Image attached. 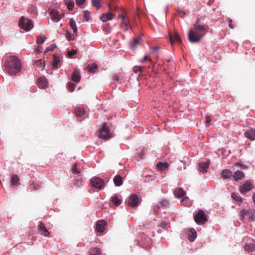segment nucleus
Returning a JSON list of instances; mask_svg holds the SVG:
<instances>
[{
    "label": "nucleus",
    "instance_id": "ea45409f",
    "mask_svg": "<svg viewBox=\"0 0 255 255\" xmlns=\"http://www.w3.org/2000/svg\"><path fill=\"white\" fill-rule=\"evenodd\" d=\"M100 254L99 249L93 248L90 250V255H99Z\"/></svg>",
    "mask_w": 255,
    "mask_h": 255
},
{
    "label": "nucleus",
    "instance_id": "9d476101",
    "mask_svg": "<svg viewBox=\"0 0 255 255\" xmlns=\"http://www.w3.org/2000/svg\"><path fill=\"white\" fill-rule=\"evenodd\" d=\"M127 202L128 204L132 207H136L139 204V198L135 194H132L130 196Z\"/></svg>",
    "mask_w": 255,
    "mask_h": 255
},
{
    "label": "nucleus",
    "instance_id": "6ab92c4d",
    "mask_svg": "<svg viewBox=\"0 0 255 255\" xmlns=\"http://www.w3.org/2000/svg\"><path fill=\"white\" fill-rule=\"evenodd\" d=\"M185 193V192L181 188H176L174 191L175 196L179 198L183 197Z\"/></svg>",
    "mask_w": 255,
    "mask_h": 255
},
{
    "label": "nucleus",
    "instance_id": "0eeeda50",
    "mask_svg": "<svg viewBox=\"0 0 255 255\" xmlns=\"http://www.w3.org/2000/svg\"><path fill=\"white\" fill-rule=\"evenodd\" d=\"M91 183L93 187L99 190L103 189L105 186V182L99 177H93L91 179Z\"/></svg>",
    "mask_w": 255,
    "mask_h": 255
},
{
    "label": "nucleus",
    "instance_id": "cd10ccee",
    "mask_svg": "<svg viewBox=\"0 0 255 255\" xmlns=\"http://www.w3.org/2000/svg\"><path fill=\"white\" fill-rule=\"evenodd\" d=\"M60 61L59 57L54 55L53 56V62L52 64L54 69H58L60 66V65H59Z\"/></svg>",
    "mask_w": 255,
    "mask_h": 255
},
{
    "label": "nucleus",
    "instance_id": "473e14b6",
    "mask_svg": "<svg viewBox=\"0 0 255 255\" xmlns=\"http://www.w3.org/2000/svg\"><path fill=\"white\" fill-rule=\"evenodd\" d=\"M19 181V178L17 175L14 174L12 176L11 179V184L13 186L17 185L18 184V182Z\"/></svg>",
    "mask_w": 255,
    "mask_h": 255
},
{
    "label": "nucleus",
    "instance_id": "864d4df0",
    "mask_svg": "<svg viewBox=\"0 0 255 255\" xmlns=\"http://www.w3.org/2000/svg\"><path fill=\"white\" fill-rule=\"evenodd\" d=\"M75 1L77 5L81 6L85 3L86 0H75Z\"/></svg>",
    "mask_w": 255,
    "mask_h": 255
},
{
    "label": "nucleus",
    "instance_id": "6e6d98bb",
    "mask_svg": "<svg viewBox=\"0 0 255 255\" xmlns=\"http://www.w3.org/2000/svg\"><path fill=\"white\" fill-rule=\"evenodd\" d=\"M167 226H168L167 222H161L158 226L160 227L163 229H166Z\"/></svg>",
    "mask_w": 255,
    "mask_h": 255
},
{
    "label": "nucleus",
    "instance_id": "4468645a",
    "mask_svg": "<svg viewBox=\"0 0 255 255\" xmlns=\"http://www.w3.org/2000/svg\"><path fill=\"white\" fill-rule=\"evenodd\" d=\"M37 86L41 89H45L47 87L48 82L45 77H40L37 82Z\"/></svg>",
    "mask_w": 255,
    "mask_h": 255
},
{
    "label": "nucleus",
    "instance_id": "09e8293b",
    "mask_svg": "<svg viewBox=\"0 0 255 255\" xmlns=\"http://www.w3.org/2000/svg\"><path fill=\"white\" fill-rule=\"evenodd\" d=\"M77 53V51L74 49H72L71 50L69 51L67 53V55L69 57H71L73 55H75Z\"/></svg>",
    "mask_w": 255,
    "mask_h": 255
},
{
    "label": "nucleus",
    "instance_id": "f03ea898",
    "mask_svg": "<svg viewBox=\"0 0 255 255\" xmlns=\"http://www.w3.org/2000/svg\"><path fill=\"white\" fill-rule=\"evenodd\" d=\"M5 70L10 75H15L21 70V63L17 57L10 56L5 62Z\"/></svg>",
    "mask_w": 255,
    "mask_h": 255
},
{
    "label": "nucleus",
    "instance_id": "2f4dec72",
    "mask_svg": "<svg viewBox=\"0 0 255 255\" xmlns=\"http://www.w3.org/2000/svg\"><path fill=\"white\" fill-rule=\"evenodd\" d=\"M65 3L67 5V8L71 10H72L74 5V2L72 0H64Z\"/></svg>",
    "mask_w": 255,
    "mask_h": 255
},
{
    "label": "nucleus",
    "instance_id": "bb28decb",
    "mask_svg": "<svg viewBox=\"0 0 255 255\" xmlns=\"http://www.w3.org/2000/svg\"><path fill=\"white\" fill-rule=\"evenodd\" d=\"M156 167L159 170H165L168 168V164L167 162H159L157 164Z\"/></svg>",
    "mask_w": 255,
    "mask_h": 255
},
{
    "label": "nucleus",
    "instance_id": "79ce46f5",
    "mask_svg": "<svg viewBox=\"0 0 255 255\" xmlns=\"http://www.w3.org/2000/svg\"><path fill=\"white\" fill-rule=\"evenodd\" d=\"M46 39V37L44 35L38 36L37 39L36 40V42L38 44H42L44 42Z\"/></svg>",
    "mask_w": 255,
    "mask_h": 255
},
{
    "label": "nucleus",
    "instance_id": "5701e85b",
    "mask_svg": "<svg viewBox=\"0 0 255 255\" xmlns=\"http://www.w3.org/2000/svg\"><path fill=\"white\" fill-rule=\"evenodd\" d=\"M113 181L116 186H120L123 183V178L119 175H117L115 176Z\"/></svg>",
    "mask_w": 255,
    "mask_h": 255
},
{
    "label": "nucleus",
    "instance_id": "f257e3e1",
    "mask_svg": "<svg viewBox=\"0 0 255 255\" xmlns=\"http://www.w3.org/2000/svg\"><path fill=\"white\" fill-rule=\"evenodd\" d=\"M200 21V19L198 17L196 22L193 24V28L189 30L188 39L192 43L199 42L209 29L207 24H201Z\"/></svg>",
    "mask_w": 255,
    "mask_h": 255
},
{
    "label": "nucleus",
    "instance_id": "37998d69",
    "mask_svg": "<svg viewBox=\"0 0 255 255\" xmlns=\"http://www.w3.org/2000/svg\"><path fill=\"white\" fill-rule=\"evenodd\" d=\"M143 69V67L140 66H135L133 68V71L135 73H137L138 72L141 73L142 71V69Z\"/></svg>",
    "mask_w": 255,
    "mask_h": 255
},
{
    "label": "nucleus",
    "instance_id": "49530a36",
    "mask_svg": "<svg viewBox=\"0 0 255 255\" xmlns=\"http://www.w3.org/2000/svg\"><path fill=\"white\" fill-rule=\"evenodd\" d=\"M67 87L69 91L71 92H73L75 90V85L70 82L68 83Z\"/></svg>",
    "mask_w": 255,
    "mask_h": 255
},
{
    "label": "nucleus",
    "instance_id": "58836bf2",
    "mask_svg": "<svg viewBox=\"0 0 255 255\" xmlns=\"http://www.w3.org/2000/svg\"><path fill=\"white\" fill-rule=\"evenodd\" d=\"M139 43V39H137V38L133 39L132 42L130 45L131 49H132V50H134L136 48V46Z\"/></svg>",
    "mask_w": 255,
    "mask_h": 255
},
{
    "label": "nucleus",
    "instance_id": "a19ab883",
    "mask_svg": "<svg viewBox=\"0 0 255 255\" xmlns=\"http://www.w3.org/2000/svg\"><path fill=\"white\" fill-rule=\"evenodd\" d=\"M231 196H232V198L235 199L236 201L239 202L240 203L242 202V198L240 196H239L238 194H237L235 193H233L231 195Z\"/></svg>",
    "mask_w": 255,
    "mask_h": 255
},
{
    "label": "nucleus",
    "instance_id": "13d9d810",
    "mask_svg": "<svg viewBox=\"0 0 255 255\" xmlns=\"http://www.w3.org/2000/svg\"><path fill=\"white\" fill-rule=\"evenodd\" d=\"M211 117L210 116L206 117V123L207 124H209V123H211Z\"/></svg>",
    "mask_w": 255,
    "mask_h": 255
},
{
    "label": "nucleus",
    "instance_id": "052dcab7",
    "mask_svg": "<svg viewBox=\"0 0 255 255\" xmlns=\"http://www.w3.org/2000/svg\"><path fill=\"white\" fill-rule=\"evenodd\" d=\"M156 59H158V56H157L156 57Z\"/></svg>",
    "mask_w": 255,
    "mask_h": 255
},
{
    "label": "nucleus",
    "instance_id": "2eb2a0df",
    "mask_svg": "<svg viewBox=\"0 0 255 255\" xmlns=\"http://www.w3.org/2000/svg\"><path fill=\"white\" fill-rule=\"evenodd\" d=\"M114 15L111 12H108L106 13L102 14L100 17V20L103 22H107L112 20L114 17Z\"/></svg>",
    "mask_w": 255,
    "mask_h": 255
},
{
    "label": "nucleus",
    "instance_id": "c756f323",
    "mask_svg": "<svg viewBox=\"0 0 255 255\" xmlns=\"http://www.w3.org/2000/svg\"><path fill=\"white\" fill-rule=\"evenodd\" d=\"M69 24L71 28L73 29V32L76 34L78 31L77 27L76 24V22L73 18H71L70 19Z\"/></svg>",
    "mask_w": 255,
    "mask_h": 255
},
{
    "label": "nucleus",
    "instance_id": "6e6552de",
    "mask_svg": "<svg viewBox=\"0 0 255 255\" xmlns=\"http://www.w3.org/2000/svg\"><path fill=\"white\" fill-rule=\"evenodd\" d=\"M99 137L102 139H109L111 137V134L107 125L104 124L100 131Z\"/></svg>",
    "mask_w": 255,
    "mask_h": 255
},
{
    "label": "nucleus",
    "instance_id": "f704fd0d",
    "mask_svg": "<svg viewBox=\"0 0 255 255\" xmlns=\"http://www.w3.org/2000/svg\"><path fill=\"white\" fill-rule=\"evenodd\" d=\"M97 65L95 64H89L87 66V70L92 73H94L95 72V70L97 69Z\"/></svg>",
    "mask_w": 255,
    "mask_h": 255
},
{
    "label": "nucleus",
    "instance_id": "393cba45",
    "mask_svg": "<svg viewBox=\"0 0 255 255\" xmlns=\"http://www.w3.org/2000/svg\"><path fill=\"white\" fill-rule=\"evenodd\" d=\"M221 175L224 179H228L232 177V172L229 169H224L222 171Z\"/></svg>",
    "mask_w": 255,
    "mask_h": 255
},
{
    "label": "nucleus",
    "instance_id": "1a4fd4ad",
    "mask_svg": "<svg viewBox=\"0 0 255 255\" xmlns=\"http://www.w3.org/2000/svg\"><path fill=\"white\" fill-rule=\"evenodd\" d=\"M240 219L241 220H243L245 218V216L248 217L249 218L251 219L252 221L255 219V213L253 210H242L240 212Z\"/></svg>",
    "mask_w": 255,
    "mask_h": 255
},
{
    "label": "nucleus",
    "instance_id": "7ed1b4c3",
    "mask_svg": "<svg viewBox=\"0 0 255 255\" xmlns=\"http://www.w3.org/2000/svg\"><path fill=\"white\" fill-rule=\"evenodd\" d=\"M121 13L119 14L118 17L121 19L120 22L121 28L125 31H128V29H131V27L129 24V21L126 13L121 11Z\"/></svg>",
    "mask_w": 255,
    "mask_h": 255
},
{
    "label": "nucleus",
    "instance_id": "9b49d317",
    "mask_svg": "<svg viewBox=\"0 0 255 255\" xmlns=\"http://www.w3.org/2000/svg\"><path fill=\"white\" fill-rule=\"evenodd\" d=\"M169 38L172 45L175 43H180L181 42V39L178 33L176 32H174V34L170 33Z\"/></svg>",
    "mask_w": 255,
    "mask_h": 255
},
{
    "label": "nucleus",
    "instance_id": "7c9ffc66",
    "mask_svg": "<svg viewBox=\"0 0 255 255\" xmlns=\"http://www.w3.org/2000/svg\"><path fill=\"white\" fill-rule=\"evenodd\" d=\"M111 201L117 206H119L122 203V200L117 195L113 196Z\"/></svg>",
    "mask_w": 255,
    "mask_h": 255
},
{
    "label": "nucleus",
    "instance_id": "8fccbe9b",
    "mask_svg": "<svg viewBox=\"0 0 255 255\" xmlns=\"http://www.w3.org/2000/svg\"><path fill=\"white\" fill-rule=\"evenodd\" d=\"M65 36L68 40H71L74 39L73 36H72L71 33H70L69 31L66 32Z\"/></svg>",
    "mask_w": 255,
    "mask_h": 255
},
{
    "label": "nucleus",
    "instance_id": "c85d7f7f",
    "mask_svg": "<svg viewBox=\"0 0 255 255\" xmlns=\"http://www.w3.org/2000/svg\"><path fill=\"white\" fill-rule=\"evenodd\" d=\"M75 113L78 117H82L85 114V111L83 108H78L75 110Z\"/></svg>",
    "mask_w": 255,
    "mask_h": 255
},
{
    "label": "nucleus",
    "instance_id": "4d7b16f0",
    "mask_svg": "<svg viewBox=\"0 0 255 255\" xmlns=\"http://www.w3.org/2000/svg\"><path fill=\"white\" fill-rule=\"evenodd\" d=\"M55 47V45H51L49 47H47L45 51V52H48L49 51H52L54 49Z\"/></svg>",
    "mask_w": 255,
    "mask_h": 255
},
{
    "label": "nucleus",
    "instance_id": "423d86ee",
    "mask_svg": "<svg viewBox=\"0 0 255 255\" xmlns=\"http://www.w3.org/2000/svg\"><path fill=\"white\" fill-rule=\"evenodd\" d=\"M194 220L199 225L204 224L207 221V218L204 211L199 210L194 216Z\"/></svg>",
    "mask_w": 255,
    "mask_h": 255
},
{
    "label": "nucleus",
    "instance_id": "20e7f679",
    "mask_svg": "<svg viewBox=\"0 0 255 255\" xmlns=\"http://www.w3.org/2000/svg\"><path fill=\"white\" fill-rule=\"evenodd\" d=\"M19 26L25 31H27L33 28V24L31 20L22 16L19 20Z\"/></svg>",
    "mask_w": 255,
    "mask_h": 255
},
{
    "label": "nucleus",
    "instance_id": "e433bc0d",
    "mask_svg": "<svg viewBox=\"0 0 255 255\" xmlns=\"http://www.w3.org/2000/svg\"><path fill=\"white\" fill-rule=\"evenodd\" d=\"M81 168L78 164L75 163L72 168V172L75 174L79 173L81 172Z\"/></svg>",
    "mask_w": 255,
    "mask_h": 255
},
{
    "label": "nucleus",
    "instance_id": "b1692460",
    "mask_svg": "<svg viewBox=\"0 0 255 255\" xmlns=\"http://www.w3.org/2000/svg\"><path fill=\"white\" fill-rule=\"evenodd\" d=\"M244 176L245 174L242 171L238 170L234 173L233 177L236 181H238L242 179Z\"/></svg>",
    "mask_w": 255,
    "mask_h": 255
},
{
    "label": "nucleus",
    "instance_id": "f3484780",
    "mask_svg": "<svg viewBox=\"0 0 255 255\" xmlns=\"http://www.w3.org/2000/svg\"><path fill=\"white\" fill-rule=\"evenodd\" d=\"M38 228L41 235L45 237H47L49 235V232L46 229L44 224L42 222L39 223Z\"/></svg>",
    "mask_w": 255,
    "mask_h": 255
},
{
    "label": "nucleus",
    "instance_id": "c03bdc74",
    "mask_svg": "<svg viewBox=\"0 0 255 255\" xmlns=\"http://www.w3.org/2000/svg\"><path fill=\"white\" fill-rule=\"evenodd\" d=\"M84 18L86 21H88L90 19V13L88 10H85L84 11Z\"/></svg>",
    "mask_w": 255,
    "mask_h": 255
},
{
    "label": "nucleus",
    "instance_id": "aec40b11",
    "mask_svg": "<svg viewBox=\"0 0 255 255\" xmlns=\"http://www.w3.org/2000/svg\"><path fill=\"white\" fill-rule=\"evenodd\" d=\"M209 164L207 162L200 163L199 164V169L200 171L202 172H207V170L209 167Z\"/></svg>",
    "mask_w": 255,
    "mask_h": 255
},
{
    "label": "nucleus",
    "instance_id": "de8ad7c7",
    "mask_svg": "<svg viewBox=\"0 0 255 255\" xmlns=\"http://www.w3.org/2000/svg\"><path fill=\"white\" fill-rule=\"evenodd\" d=\"M177 10L180 14L181 17L183 18L186 15L185 12L181 8L177 7Z\"/></svg>",
    "mask_w": 255,
    "mask_h": 255
},
{
    "label": "nucleus",
    "instance_id": "4c0bfd02",
    "mask_svg": "<svg viewBox=\"0 0 255 255\" xmlns=\"http://www.w3.org/2000/svg\"><path fill=\"white\" fill-rule=\"evenodd\" d=\"M92 5L99 9L101 7V0H91Z\"/></svg>",
    "mask_w": 255,
    "mask_h": 255
},
{
    "label": "nucleus",
    "instance_id": "72a5a7b5",
    "mask_svg": "<svg viewBox=\"0 0 255 255\" xmlns=\"http://www.w3.org/2000/svg\"><path fill=\"white\" fill-rule=\"evenodd\" d=\"M188 236L189 240L193 242L196 237V232L195 230H191L188 234Z\"/></svg>",
    "mask_w": 255,
    "mask_h": 255
},
{
    "label": "nucleus",
    "instance_id": "5fc2aeb1",
    "mask_svg": "<svg viewBox=\"0 0 255 255\" xmlns=\"http://www.w3.org/2000/svg\"><path fill=\"white\" fill-rule=\"evenodd\" d=\"M228 24H229V26L230 27V28L234 29L235 28V26L233 24V21H232V19H229L228 20Z\"/></svg>",
    "mask_w": 255,
    "mask_h": 255
},
{
    "label": "nucleus",
    "instance_id": "603ef678",
    "mask_svg": "<svg viewBox=\"0 0 255 255\" xmlns=\"http://www.w3.org/2000/svg\"><path fill=\"white\" fill-rule=\"evenodd\" d=\"M30 186H32L35 190H38L40 188V185L38 183H33Z\"/></svg>",
    "mask_w": 255,
    "mask_h": 255
},
{
    "label": "nucleus",
    "instance_id": "3c124183",
    "mask_svg": "<svg viewBox=\"0 0 255 255\" xmlns=\"http://www.w3.org/2000/svg\"><path fill=\"white\" fill-rule=\"evenodd\" d=\"M113 80L116 81H119L121 80V76L117 74H114L113 76Z\"/></svg>",
    "mask_w": 255,
    "mask_h": 255
},
{
    "label": "nucleus",
    "instance_id": "f8f14e48",
    "mask_svg": "<svg viewBox=\"0 0 255 255\" xmlns=\"http://www.w3.org/2000/svg\"><path fill=\"white\" fill-rule=\"evenodd\" d=\"M245 250L248 253H252L255 250V242L253 240H250L246 242L244 246Z\"/></svg>",
    "mask_w": 255,
    "mask_h": 255
},
{
    "label": "nucleus",
    "instance_id": "dca6fc26",
    "mask_svg": "<svg viewBox=\"0 0 255 255\" xmlns=\"http://www.w3.org/2000/svg\"><path fill=\"white\" fill-rule=\"evenodd\" d=\"M50 14L51 16L52 19L55 21H59L61 19L60 15L58 13L57 10L52 9L50 10Z\"/></svg>",
    "mask_w": 255,
    "mask_h": 255
},
{
    "label": "nucleus",
    "instance_id": "4be33fe9",
    "mask_svg": "<svg viewBox=\"0 0 255 255\" xmlns=\"http://www.w3.org/2000/svg\"><path fill=\"white\" fill-rule=\"evenodd\" d=\"M80 79L81 76L79 72L77 70H74L72 75V80L76 83H78L80 82Z\"/></svg>",
    "mask_w": 255,
    "mask_h": 255
},
{
    "label": "nucleus",
    "instance_id": "ddd939ff",
    "mask_svg": "<svg viewBox=\"0 0 255 255\" xmlns=\"http://www.w3.org/2000/svg\"><path fill=\"white\" fill-rule=\"evenodd\" d=\"M106 225L107 223L104 221H99L96 224V229L97 231L99 233L103 232L105 230Z\"/></svg>",
    "mask_w": 255,
    "mask_h": 255
},
{
    "label": "nucleus",
    "instance_id": "bf43d9fd",
    "mask_svg": "<svg viewBox=\"0 0 255 255\" xmlns=\"http://www.w3.org/2000/svg\"><path fill=\"white\" fill-rule=\"evenodd\" d=\"M159 48L160 47L159 46H155L152 47V49L154 51H156L157 50L159 49Z\"/></svg>",
    "mask_w": 255,
    "mask_h": 255
},
{
    "label": "nucleus",
    "instance_id": "39448f33",
    "mask_svg": "<svg viewBox=\"0 0 255 255\" xmlns=\"http://www.w3.org/2000/svg\"><path fill=\"white\" fill-rule=\"evenodd\" d=\"M254 188V185L251 180H246L241 185L239 186L240 192L243 194H245L248 192L252 190Z\"/></svg>",
    "mask_w": 255,
    "mask_h": 255
},
{
    "label": "nucleus",
    "instance_id": "a878e982",
    "mask_svg": "<svg viewBox=\"0 0 255 255\" xmlns=\"http://www.w3.org/2000/svg\"><path fill=\"white\" fill-rule=\"evenodd\" d=\"M169 205V202L168 200L163 199L159 203V205H157L156 207L154 208V211H155L156 209H158L160 208V206L162 208L167 207Z\"/></svg>",
    "mask_w": 255,
    "mask_h": 255
},
{
    "label": "nucleus",
    "instance_id": "c9c22d12",
    "mask_svg": "<svg viewBox=\"0 0 255 255\" xmlns=\"http://www.w3.org/2000/svg\"><path fill=\"white\" fill-rule=\"evenodd\" d=\"M181 204L184 206H189L191 205V201L188 197L183 198L181 201Z\"/></svg>",
    "mask_w": 255,
    "mask_h": 255
},
{
    "label": "nucleus",
    "instance_id": "a211bd4d",
    "mask_svg": "<svg viewBox=\"0 0 255 255\" xmlns=\"http://www.w3.org/2000/svg\"><path fill=\"white\" fill-rule=\"evenodd\" d=\"M244 135L247 138L252 140H254L255 139V130L254 129H251L246 131L244 133Z\"/></svg>",
    "mask_w": 255,
    "mask_h": 255
},
{
    "label": "nucleus",
    "instance_id": "a18cd8bd",
    "mask_svg": "<svg viewBox=\"0 0 255 255\" xmlns=\"http://www.w3.org/2000/svg\"><path fill=\"white\" fill-rule=\"evenodd\" d=\"M149 55H145L144 56V58L143 60H140V62L141 63H143L144 61H146V60H148L149 61V62H151V64L152 65L153 67L154 66V64L152 62L151 60L150 59H149Z\"/></svg>",
    "mask_w": 255,
    "mask_h": 255
},
{
    "label": "nucleus",
    "instance_id": "412c9836",
    "mask_svg": "<svg viewBox=\"0 0 255 255\" xmlns=\"http://www.w3.org/2000/svg\"><path fill=\"white\" fill-rule=\"evenodd\" d=\"M34 67L41 70L43 69L45 67V61L44 60L40 59L34 62Z\"/></svg>",
    "mask_w": 255,
    "mask_h": 255
}]
</instances>
